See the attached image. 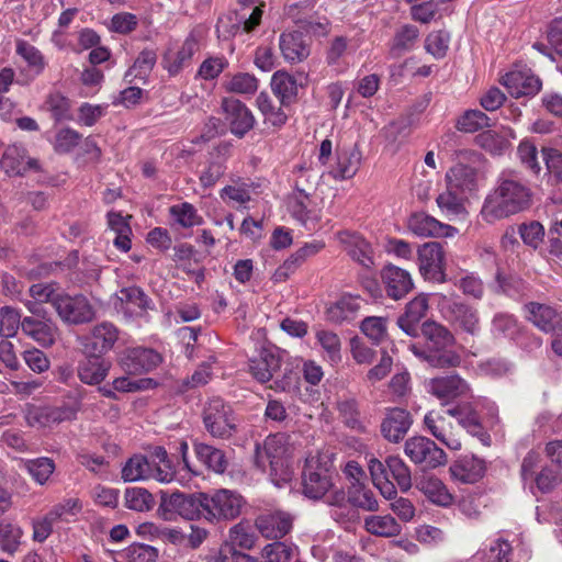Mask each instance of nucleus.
I'll list each match as a JSON object with an SVG mask.
<instances>
[{"label":"nucleus","mask_w":562,"mask_h":562,"mask_svg":"<svg viewBox=\"0 0 562 562\" xmlns=\"http://www.w3.org/2000/svg\"><path fill=\"white\" fill-rule=\"evenodd\" d=\"M531 198V189L516 172L503 171L485 198L481 214L486 222L493 223L527 210Z\"/></svg>","instance_id":"f257e3e1"},{"label":"nucleus","mask_w":562,"mask_h":562,"mask_svg":"<svg viewBox=\"0 0 562 562\" xmlns=\"http://www.w3.org/2000/svg\"><path fill=\"white\" fill-rule=\"evenodd\" d=\"M422 334L425 337L426 348L411 345V351L419 359L428 362L434 368H456L461 363L460 355L454 350L456 338L443 325L427 321L422 325Z\"/></svg>","instance_id":"f03ea898"},{"label":"nucleus","mask_w":562,"mask_h":562,"mask_svg":"<svg viewBox=\"0 0 562 562\" xmlns=\"http://www.w3.org/2000/svg\"><path fill=\"white\" fill-rule=\"evenodd\" d=\"M294 451L295 445L292 436L278 432L268 436L262 446H256L255 462L262 471L269 469L271 481L280 486L291 479V459Z\"/></svg>","instance_id":"7ed1b4c3"},{"label":"nucleus","mask_w":562,"mask_h":562,"mask_svg":"<svg viewBox=\"0 0 562 562\" xmlns=\"http://www.w3.org/2000/svg\"><path fill=\"white\" fill-rule=\"evenodd\" d=\"M334 475L335 471L328 460L319 454H310L302 472L303 494L312 499L324 497L334 487Z\"/></svg>","instance_id":"20e7f679"},{"label":"nucleus","mask_w":562,"mask_h":562,"mask_svg":"<svg viewBox=\"0 0 562 562\" xmlns=\"http://www.w3.org/2000/svg\"><path fill=\"white\" fill-rule=\"evenodd\" d=\"M203 518L210 522L237 518L245 504L240 494L226 488L203 493Z\"/></svg>","instance_id":"39448f33"},{"label":"nucleus","mask_w":562,"mask_h":562,"mask_svg":"<svg viewBox=\"0 0 562 562\" xmlns=\"http://www.w3.org/2000/svg\"><path fill=\"white\" fill-rule=\"evenodd\" d=\"M203 493L161 492L159 512L166 519L180 516L187 520L203 517Z\"/></svg>","instance_id":"423d86ee"},{"label":"nucleus","mask_w":562,"mask_h":562,"mask_svg":"<svg viewBox=\"0 0 562 562\" xmlns=\"http://www.w3.org/2000/svg\"><path fill=\"white\" fill-rule=\"evenodd\" d=\"M236 419L232 407L220 397H212L203 411L206 430L216 438L227 439L236 430Z\"/></svg>","instance_id":"0eeeda50"},{"label":"nucleus","mask_w":562,"mask_h":562,"mask_svg":"<svg viewBox=\"0 0 562 562\" xmlns=\"http://www.w3.org/2000/svg\"><path fill=\"white\" fill-rule=\"evenodd\" d=\"M404 452L412 462L423 469H436L447 462L446 452L432 440L423 436L407 439L404 445Z\"/></svg>","instance_id":"6e6552de"},{"label":"nucleus","mask_w":562,"mask_h":562,"mask_svg":"<svg viewBox=\"0 0 562 562\" xmlns=\"http://www.w3.org/2000/svg\"><path fill=\"white\" fill-rule=\"evenodd\" d=\"M54 308L60 319L67 324L89 323L94 318L95 312L85 295H69L60 293L54 300Z\"/></svg>","instance_id":"1a4fd4ad"},{"label":"nucleus","mask_w":562,"mask_h":562,"mask_svg":"<svg viewBox=\"0 0 562 562\" xmlns=\"http://www.w3.org/2000/svg\"><path fill=\"white\" fill-rule=\"evenodd\" d=\"M429 394L438 398L442 404H449L460 397L469 395L471 389L468 382L459 374H448L429 379L425 383Z\"/></svg>","instance_id":"9d476101"},{"label":"nucleus","mask_w":562,"mask_h":562,"mask_svg":"<svg viewBox=\"0 0 562 562\" xmlns=\"http://www.w3.org/2000/svg\"><path fill=\"white\" fill-rule=\"evenodd\" d=\"M77 409L70 405L32 406L27 409L25 419L31 427L50 428L64 422L75 419Z\"/></svg>","instance_id":"9b49d317"},{"label":"nucleus","mask_w":562,"mask_h":562,"mask_svg":"<svg viewBox=\"0 0 562 562\" xmlns=\"http://www.w3.org/2000/svg\"><path fill=\"white\" fill-rule=\"evenodd\" d=\"M446 319L464 333L476 336L481 330L479 312L462 302L447 301L442 305Z\"/></svg>","instance_id":"f8f14e48"},{"label":"nucleus","mask_w":562,"mask_h":562,"mask_svg":"<svg viewBox=\"0 0 562 562\" xmlns=\"http://www.w3.org/2000/svg\"><path fill=\"white\" fill-rule=\"evenodd\" d=\"M119 329L110 322L94 325L90 333L82 337L81 345L85 352L103 356L113 349L119 339Z\"/></svg>","instance_id":"ddd939ff"},{"label":"nucleus","mask_w":562,"mask_h":562,"mask_svg":"<svg viewBox=\"0 0 562 562\" xmlns=\"http://www.w3.org/2000/svg\"><path fill=\"white\" fill-rule=\"evenodd\" d=\"M284 357L285 352L276 347L265 348L249 361V372L258 382H269L281 371Z\"/></svg>","instance_id":"4468645a"},{"label":"nucleus","mask_w":562,"mask_h":562,"mask_svg":"<svg viewBox=\"0 0 562 562\" xmlns=\"http://www.w3.org/2000/svg\"><path fill=\"white\" fill-rule=\"evenodd\" d=\"M119 362L128 374H142L157 368L161 357L154 349L136 347L126 349Z\"/></svg>","instance_id":"2eb2a0df"},{"label":"nucleus","mask_w":562,"mask_h":562,"mask_svg":"<svg viewBox=\"0 0 562 562\" xmlns=\"http://www.w3.org/2000/svg\"><path fill=\"white\" fill-rule=\"evenodd\" d=\"M225 120L231 132L237 137H244L255 126V117L251 111L239 100L225 98L222 102Z\"/></svg>","instance_id":"dca6fc26"},{"label":"nucleus","mask_w":562,"mask_h":562,"mask_svg":"<svg viewBox=\"0 0 562 562\" xmlns=\"http://www.w3.org/2000/svg\"><path fill=\"white\" fill-rule=\"evenodd\" d=\"M424 425L427 431L449 449H461L462 445L459 432L447 416L439 412L430 411L424 417Z\"/></svg>","instance_id":"f3484780"},{"label":"nucleus","mask_w":562,"mask_h":562,"mask_svg":"<svg viewBox=\"0 0 562 562\" xmlns=\"http://www.w3.org/2000/svg\"><path fill=\"white\" fill-rule=\"evenodd\" d=\"M1 169L9 176H23L30 170L40 171L38 160L27 156L23 145H9L0 160Z\"/></svg>","instance_id":"a211bd4d"},{"label":"nucleus","mask_w":562,"mask_h":562,"mask_svg":"<svg viewBox=\"0 0 562 562\" xmlns=\"http://www.w3.org/2000/svg\"><path fill=\"white\" fill-rule=\"evenodd\" d=\"M501 82L514 98L535 95L542 87L539 77L528 68L508 71L503 76Z\"/></svg>","instance_id":"6ab92c4d"},{"label":"nucleus","mask_w":562,"mask_h":562,"mask_svg":"<svg viewBox=\"0 0 562 562\" xmlns=\"http://www.w3.org/2000/svg\"><path fill=\"white\" fill-rule=\"evenodd\" d=\"M418 267L420 274L428 280L443 281L442 245L429 241L418 248Z\"/></svg>","instance_id":"aec40b11"},{"label":"nucleus","mask_w":562,"mask_h":562,"mask_svg":"<svg viewBox=\"0 0 562 562\" xmlns=\"http://www.w3.org/2000/svg\"><path fill=\"white\" fill-rule=\"evenodd\" d=\"M408 231L419 237H452L457 228L443 224L425 212H416L407 218Z\"/></svg>","instance_id":"412c9836"},{"label":"nucleus","mask_w":562,"mask_h":562,"mask_svg":"<svg viewBox=\"0 0 562 562\" xmlns=\"http://www.w3.org/2000/svg\"><path fill=\"white\" fill-rule=\"evenodd\" d=\"M85 353L86 357L77 364V376L86 385H99L106 379L112 367L111 361L97 353Z\"/></svg>","instance_id":"4be33fe9"},{"label":"nucleus","mask_w":562,"mask_h":562,"mask_svg":"<svg viewBox=\"0 0 562 562\" xmlns=\"http://www.w3.org/2000/svg\"><path fill=\"white\" fill-rule=\"evenodd\" d=\"M233 153V145L222 142L210 153L206 168L200 176V183L203 188L213 187L226 172V162Z\"/></svg>","instance_id":"5701e85b"},{"label":"nucleus","mask_w":562,"mask_h":562,"mask_svg":"<svg viewBox=\"0 0 562 562\" xmlns=\"http://www.w3.org/2000/svg\"><path fill=\"white\" fill-rule=\"evenodd\" d=\"M381 278L387 296L395 301L405 297L414 289L411 273L394 265L385 266Z\"/></svg>","instance_id":"b1692460"},{"label":"nucleus","mask_w":562,"mask_h":562,"mask_svg":"<svg viewBox=\"0 0 562 562\" xmlns=\"http://www.w3.org/2000/svg\"><path fill=\"white\" fill-rule=\"evenodd\" d=\"M413 424V418L404 408H386L385 416L381 423V432L390 442L401 441Z\"/></svg>","instance_id":"393cba45"},{"label":"nucleus","mask_w":562,"mask_h":562,"mask_svg":"<svg viewBox=\"0 0 562 562\" xmlns=\"http://www.w3.org/2000/svg\"><path fill=\"white\" fill-rule=\"evenodd\" d=\"M256 527L267 539H281L291 531L293 517L282 510L266 513L256 519Z\"/></svg>","instance_id":"a878e982"},{"label":"nucleus","mask_w":562,"mask_h":562,"mask_svg":"<svg viewBox=\"0 0 562 562\" xmlns=\"http://www.w3.org/2000/svg\"><path fill=\"white\" fill-rule=\"evenodd\" d=\"M279 48L285 61L299 64L310 56L311 42L299 31H288L280 35Z\"/></svg>","instance_id":"bb28decb"},{"label":"nucleus","mask_w":562,"mask_h":562,"mask_svg":"<svg viewBox=\"0 0 562 562\" xmlns=\"http://www.w3.org/2000/svg\"><path fill=\"white\" fill-rule=\"evenodd\" d=\"M335 237L355 261L363 267L373 265L371 246L359 233L345 229L337 232Z\"/></svg>","instance_id":"cd10ccee"},{"label":"nucleus","mask_w":562,"mask_h":562,"mask_svg":"<svg viewBox=\"0 0 562 562\" xmlns=\"http://www.w3.org/2000/svg\"><path fill=\"white\" fill-rule=\"evenodd\" d=\"M428 308V296L424 293L416 295L406 304L404 313L397 318L398 327L406 335L417 337L419 323L426 316Z\"/></svg>","instance_id":"c85d7f7f"},{"label":"nucleus","mask_w":562,"mask_h":562,"mask_svg":"<svg viewBox=\"0 0 562 562\" xmlns=\"http://www.w3.org/2000/svg\"><path fill=\"white\" fill-rule=\"evenodd\" d=\"M150 300L144 291L137 286L122 289L114 304L115 310L125 317H138L149 308Z\"/></svg>","instance_id":"c756f323"},{"label":"nucleus","mask_w":562,"mask_h":562,"mask_svg":"<svg viewBox=\"0 0 562 562\" xmlns=\"http://www.w3.org/2000/svg\"><path fill=\"white\" fill-rule=\"evenodd\" d=\"M448 416L457 419L458 424L470 435L477 437L485 446L490 445V436L484 430L477 412L469 403L458 404L446 411Z\"/></svg>","instance_id":"7c9ffc66"},{"label":"nucleus","mask_w":562,"mask_h":562,"mask_svg":"<svg viewBox=\"0 0 562 562\" xmlns=\"http://www.w3.org/2000/svg\"><path fill=\"white\" fill-rule=\"evenodd\" d=\"M524 310L526 318L543 333H552L562 323L560 313L551 305L529 302Z\"/></svg>","instance_id":"2f4dec72"},{"label":"nucleus","mask_w":562,"mask_h":562,"mask_svg":"<svg viewBox=\"0 0 562 562\" xmlns=\"http://www.w3.org/2000/svg\"><path fill=\"white\" fill-rule=\"evenodd\" d=\"M15 53L27 66L26 71L21 72L27 79V82L35 80L44 72L47 60L37 47L30 44L27 41L18 40L15 42Z\"/></svg>","instance_id":"473e14b6"},{"label":"nucleus","mask_w":562,"mask_h":562,"mask_svg":"<svg viewBox=\"0 0 562 562\" xmlns=\"http://www.w3.org/2000/svg\"><path fill=\"white\" fill-rule=\"evenodd\" d=\"M451 477L470 484L479 481L485 472V462L475 456H463L449 468Z\"/></svg>","instance_id":"72a5a7b5"},{"label":"nucleus","mask_w":562,"mask_h":562,"mask_svg":"<svg viewBox=\"0 0 562 562\" xmlns=\"http://www.w3.org/2000/svg\"><path fill=\"white\" fill-rule=\"evenodd\" d=\"M22 331L43 347L52 346L58 336V329L50 319H38L33 316H25L22 319Z\"/></svg>","instance_id":"f704fd0d"},{"label":"nucleus","mask_w":562,"mask_h":562,"mask_svg":"<svg viewBox=\"0 0 562 562\" xmlns=\"http://www.w3.org/2000/svg\"><path fill=\"white\" fill-rule=\"evenodd\" d=\"M198 49V38L191 33L177 52L169 53L165 56V69H167L171 76L178 75L184 67L190 65L191 59Z\"/></svg>","instance_id":"c9c22d12"},{"label":"nucleus","mask_w":562,"mask_h":562,"mask_svg":"<svg viewBox=\"0 0 562 562\" xmlns=\"http://www.w3.org/2000/svg\"><path fill=\"white\" fill-rule=\"evenodd\" d=\"M516 134L510 127L503 128L502 133L487 130L475 137V143L495 156L503 155L510 147V139H515Z\"/></svg>","instance_id":"e433bc0d"},{"label":"nucleus","mask_w":562,"mask_h":562,"mask_svg":"<svg viewBox=\"0 0 562 562\" xmlns=\"http://www.w3.org/2000/svg\"><path fill=\"white\" fill-rule=\"evenodd\" d=\"M419 30L413 24H405L398 27L390 43V57L398 58L413 50L419 40Z\"/></svg>","instance_id":"4c0bfd02"},{"label":"nucleus","mask_w":562,"mask_h":562,"mask_svg":"<svg viewBox=\"0 0 562 562\" xmlns=\"http://www.w3.org/2000/svg\"><path fill=\"white\" fill-rule=\"evenodd\" d=\"M29 293L31 300H23L27 311L36 316L44 313L43 304L50 303L54 306V300L59 296L52 283H36L30 286Z\"/></svg>","instance_id":"58836bf2"},{"label":"nucleus","mask_w":562,"mask_h":562,"mask_svg":"<svg viewBox=\"0 0 562 562\" xmlns=\"http://www.w3.org/2000/svg\"><path fill=\"white\" fill-rule=\"evenodd\" d=\"M289 211L304 226L318 221L317 213L312 209V200L304 190H296L289 200Z\"/></svg>","instance_id":"ea45409f"},{"label":"nucleus","mask_w":562,"mask_h":562,"mask_svg":"<svg viewBox=\"0 0 562 562\" xmlns=\"http://www.w3.org/2000/svg\"><path fill=\"white\" fill-rule=\"evenodd\" d=\"M417 487L425 497L435 505L448 507L453 503V495L438 477H424L420 480Z\"/></svg>","instance_id":"a19ab883"},{"label":"nucleus","mask_w":562,"mask_h":562,"mask_svg":"<svg viewBox=\"0 0 562 562\" xmlns=\"http://www.w3.org/2000/svg\"><path fill=\"white\" fill-rule=\"evenodd\" d=\"M347 501L361 510H379V502L373 491L363 481L350 482L347 492Z\"/></svg>","instance_id":"79ce46f5"},{"label":"nucleus","mask_w":562,"mask_h":562,"mask_svg":"<svg viewBox=\"0 0 562 562\" xmlns=\"http://www.w3.org/2000/svg\"><path fill=\"white\" fill-rule=\"evenodd\" d=\"M476 171L465 165H456L446 173V182L451 189L463 192H472L476 189Z\"/></svg>","instance_id":"37998d69"},{"label":"nucleus","mask_w":562,"mask_h":562,"mask_svg":"<svg viewBox=\"0 0 562 562\" xmlns=\"http://www.w3.org/2000/svg\"><path fill=\"white\" fill-rule=\"evenodd\" d=\"M154 465L143 454H134L122 468L121 476L124 482L154 480Z\"/></svg>","instance_id":"c03bdc74"},{"label":"nucleus","mask_w":562,"mask_h":562,"mask_svg":"<svg viewBox=\"0 0 562 562\" xmlns=\"http://www.w3.org/2000/svg\"><path fill=\"white\" fill-rule=\"evenodd\" d=\"M300 86L295 77L286 71L279 70L271 79V89L282 105H288L295 100Z\"/></svg>","instance_id":"a18cd8bd"},{"label":"nucleus","mask_w":562,"mask_h":562,"mask_svg":"<svg viewBox=\"0 0 562 562\" xmlns=\"http://www.w3.org/2000/svg\"><path fill=\"white\" fill-rule=\"evenodd\" d=\"M360 308V299L352 295H344L331 304L327 311V319L331 323L341 324L351 321Z\"/></svg>","instance_id":"49530a36"},{"label":"nucleus","mask_w":562,"mask_h":562,"mask_svg":"<svg viewBox=\"0 0 562 562\" xmlns=\"http://www.w3.org/2000/svg\"><path fill=\"white\" fill-rule=\"evenodd\" d=\"M194 451L199 461L209 470L218 474L226 471L228 460L222 450L206 443H195Z\"/></svg>","instance_id":"de8ad7c7"},{"label":"nucleus","mask_w":562,"mask_h":562,"mask_svg":"<svg viewBox=\"0 0 562 562\" xmlns=\"http://www.w3.org/2000/svg\"><path fill=\"white\" fill-rule=\"evenodd\" d=\"M337 409L345 426L357 432H366L367 427L361 419L359 403L356 398L346 397L339 400L337 402Z\"/></svg>","instance_id":"09e8293b"},{"label":"nucleus","mask_w":562,"mask_h":562,"mask_svg":"<svg viewBox=\"0 0 562 562\" xmlns=\"http://www.w3.org/2000/svg\"><path fill=\"white\" fill-rule=\"evenodd\" d=\"M364 528L368 532L379 537H396L401 533L402 527L391 515L369 516L364 518Z\"/></svg>","instance_id":"8fccbe9b"},{"label":"nucleus","mask_w":562,"mask_h":562,"mask_svg":"<svg viewBox=\"0 0 562 562\" xmlns=\"http://www.w3.org/2000/svg\"><path fill=\"white\" fill-rule=\"evenodd\" d=\"M23 529L13 522L0 520V549L2 552L14 555L22 544Z\"/></svg>","instance_id":"3c124183"},{"label":"nucleus","mask_w":562,"mask_h":562,"mask_svg":"<svg viewBox=\"0 0 562 562\" xmlns=\"http://www.w3.org/2000/svg\"><path fill=\"white\" fill-rule=\"evenodd\" d=\"M316 340L324 350V359L331 366L341 361V341L338 335L331 330L318 329Z\"/></svg>","instance_id":"603ef678"},{"label":"nucleus","mask_w":562,"mask_h":562,"mask_svg":"<svg viewBox=\"0 0 562 562\" xmlns=\"http://www.w3.org/2000/svg\"><path fill=\"white\" fill-rule=\"evenodd\" d=\"M361 160L360 151L353 147L338 154L337 167L333 170V175L337 179H350L359 169Z\"/></svg>","instance_id":"864d4df0"},{"label":"nucleus","mask_w":562,"mask_h":562,"mask_svg":"<svg viewBox=\"0 0 562 562\" xmlns=\"http://www.w3.org/2000/svg\"><path fill=\"white\" fill-rule=\"evenodd\" d=\"M561 481V472L549 465H543L537 475H533V479L527 486L533 495L536 494V490L542 494H547L553 491Z\"/></svg>","instance_id":"5fc2aeb1"},{"label":"nucleus","mask_w":562,"mask_h":562,"mask_svg":"<svg viewBox=\"0 0 562 562\" xmlns=\"http://www.w3.org/2000/svg\"><path fill=\"white\" fill-rule=\"evenodd\" d=\"M169 214L175 224L182 228H191L203 223V218L198 213L195 206L189 202H182L170 206Z\"/></svg>","instance_id":"6e6d98bb"},{"label":"nucleus","mask_w":562,"mask_h":562,"mask_svg":"<svg viewBox=\"0 0 562 562\" xmlns=\"http://www.w3.org/2000/svg\"><path fill=\"white\" fill-rule=\"evenodd\" d=\"M22 462L23 468L40 485L46 484L56 469L54 460L47 457L22 460Z\"/></svg>","instance_id":"4d7b16f0"},{"label":"nucleus","mask_w":562,"mask_h":562,"mask_svg":"<svg viewBox=\"0 0 562 562\" xmlns=\"http://www.w3.org/2000/svg\"><path fill=\"white\" fill-rule=\"evenodd\" d=\"M257 106L265 117V123L272 126L280 127L286 122V114L279 105H276L273 100L266 93L260 92L256 99Z\"/></svg>","instance_id":"13d9d810"},{"label":"nucleus","mask_w":562,"mask_h":562,"mask_svg":"<svg viewBox=\"0 0 562 562\" xmlns=\"http://www.w3.org/2000/svg\"><path fill=\"white\" fill-rule=\"evenodd\" d=\"M224 88L238 94H254L258 89V79L248 72L226 75Z\"/></svg>","instance_id":"bf43d9fd"},{"label":"nucleus","mask_w":562,"mask_h":562,"mask_svg":"<svg viewBox=\"0 0 562 562\" xmlns=\"http://www.w3.org/2000/svg\"><path fill=\"white\" fill-rule=\"evenodd\" d=\"M492 125L491 119L480 110H468L457 121L456 127L460 132L475 133Z\"/></svg>","instance_id":"052dcab7"},{"label":"nucleus","mask_w":562,"mask_h":562,"mask_svg":"<svg viewBox=\"0 0 562 562\" xmlns=\"http://www.w3.org/2000/svg\"><path fill=\"white\" fill-rule=\"evenodd\" d=\"M125 506L135 512H148L155 505L153 495L143 487L126 488L124 494Z\"/></svg>","instance_id":"680f3d73"},{"label":"nucleus","mask_w":562,"mask_h":562,"mask_svg":"<svg viewBox=\"0 0 562 562\" xmlns=\"http://www.w3.org/2000/svg\"><path fill=\"white\" fill-rule=\"evenodd\" d=\"M389 473L395 480L402 492L412 487V474L406 463L397 456H390L385 459Z\"/></svg>","instance_id":"e2e57ef3"},{"label":"nucleus","mask_w":562,"mask_h":562,"mask_svg":"<svg viewBox=\"0 0 562 562\" xmlns=\"http://www.w3.org/2000/svg\"><path fill=\"white\" fill-rule=\"evenodd\" d=\"M492 334L495 337L514 339L520 330L517 319L508 313H497L492 319Z\"/></svg>","instance_id":"0e129e2a"},{"label":"nucleus","mask_w":562,"mask_h":562,"mask_svg":"<svg viewBox=\"0 0 562 562\" xmlns=\"http://www.w3.org/2000/svg\"><path fill=\"white\" fill-rule=\"evenodd\" d=\"M296 547L282 541H274L265 546L261 550V559L265 562H289Z\"/></svg>","instance_id":"69168bd1"},{"label":"nucleus","mask_w":562,"mask_h":562,"mask_svg":"<svg viewBox=\"0 0 562 562\" xmlns=\"http://www.w3.org/2000/svg\"><path fill=\"white\" fill-rule=\"evenodd\" d=\"M228 538L231 541L229 544L234 548L237 546L245 550L251 549L257 540L250 524L247 521H240L234 525L228 531Z\"/></svg>","instance_id":"338daca9"},{"label":"nucleus","mask_w":562,"mask_h":562,"mask_svg":"<svg viewBox=\"0 0 562 562\" xmlns=\"http://www.w3.org/2000/svg\"><path fill=\"white\" fill-rule=\"evenodd\" d=\"M120 558L126 562H156L158 551L148 544L134 543L120 553Z\"/></svg>","instance_id":"774afa93"}]
</instances>
